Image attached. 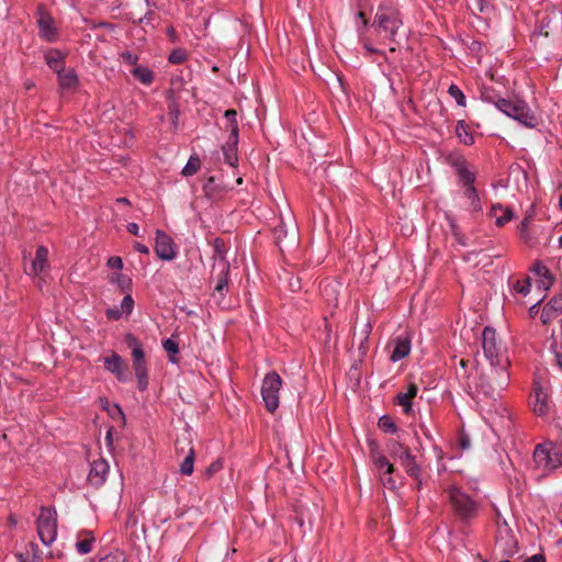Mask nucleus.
<instances>
[{"instance_id": "49530a36", "label": "nucleus", "mask_w": 562, "mask_h": 562, "mask_svg": "<svg viewBox=\"0 0 562 562\" xmlns=\"http://www.w3.org/2000/svg\"><path fill=\"white\" fill-rule=\"evenodd\" d=\"M223 469V461L222 459H217L213 461L204 471V476L206 479H211L215 473L221 471Z\"/></svg>"}, {"instance_id": "e2e57ef3", "label": "nucleus", "mask_w": 562, "mask_h": 562, "mask_svg": "<svg viewBox=\"0 0 562 562\" xmlns=\"http://www.w3.org/2000/svg\"><path fill=\"white\" fill-rule=\"evenodd\" d=\"M166 33L170 40L171 43H177L179 42V35L176 31V29L172 26V25H169L166 30Z\"/></svg>"}, {"instance_id": "c756f323", "label": "nucleus", "mask_w": 562, "mask_h": 562, "mask_svg": "<svg viewBox=\"0 0 562 562\" xmlns=\"http://www.w3.org/2000/svg\"><path fill=\"white\" fill-rule=\"evenodd\" d=\"M16 558L20 562H41L37 544L34 542L27 543L25 551L16 553Z\"/></svg>"}, {"instance_id": "69168bd1", "label": "nucleus", "mask_w": 562, "mask_h": 562, "mask_svg": "<svg viewBox=\"0 0 562 562\" xmlns=\"http://www.w3.org/2000/svg\"><path fill=\"white\" fill-rule=\"evenodd\" d=\"M451 227H452V233H453V236L456 237V240L460 245L465 246L464 236L458 232L457 225L456 224H451Z\"/></svg>"}, {"instance_id": "a19ab883", "label": "nucleus", "mask_w": 562, "mask_h": 562, "mask_svg": "<svg viewBox=\"0 0 562 562\" xmlns=\"http://www.w3.org/2000/svg\"><path fill=\"white\" fill-rule=\"evenodd\" d=\"M368 445H369V454H370L371 461L376 467L381 461H383L385 456H383L381 453L379 445L375 440H370L368 442Z\"/></svg>"}, {"instance_id": "bf43d9fd", "label": "nucleus", "mask_w": 562, "mask_h": 562, "mask_svg": "<svg viewBox=\"0 0 562 562\" xmlns=\"http://www.w3.org/2000/svg\"><path fill=\"white\" fill-rule=\"evenodd\" d=\"M122 59L128 65H136L138 56L126 50L121 54Z\"/></svg>"}, {"instance_id": "5fc2aeb1", "label": "nucleus", "mask_w": 562, "mask_h": 562, "mask_svg": "<svg viewBox=\"0 0 562 562\" xmlns=\"http://www.w3.org/2000/svg\"><path fill=\"white\" fill-rule=\"evenodd\" d=\"M469 7L474 13H482L487 7V2L485 0H471Z\"/></svg>"}, {"instance_id": "37998d69", "label": "nucleus", "mask_w": 562, "mask_h": 562, "mask_svg": "<svg viewBox=\"0 0 562 562\" xmlns=\"http://www.w3.org/2000/svg\"><path fill=\"white\" fill-rule=\"evenodd\" d=\"M481 98L485 102L493 103L496 108H497V104H498V100L503 99V98H501L495 92L494 89L488 88V87H482V89H481Z\"/></svg>"}, {"instance_id": "dca6fc26", "label": "nucleus", "mask_w": 562, "mask_h": 562, "mask_svg": "<svg viewBox=\"0 0 562 562\" xmlns=\"http://www.w3.org/2000/svg\"><path fill=\"white\" fill-rule=\"evenodd\" d=\"M104 368L115 374L116 379L121 382L127 381L128 376L125 373L126 366L124 363L123 358L113 353L111 357H106L104 359Z\"/></svg>"}, {"instance_id": "6ab92c4d", "label": "nucleus", "mask_w": 562, "mask_h": 562, "mask_svg": "<svg viewBox=\"0 0 562 562\" xmlns=\"http://www.w3.org/2000/svg\"><path fill=\"white\" fill-rule=\"evenodd\" d=\"M418 387L415 383H411L405 393H398L394 398V404L402 406L405 414L412 413V400L416 396Z\"/></svg>"}, {"instance_id": "cd10ccee", "label": "nucleus", "mask_w": 562, "mask_h": 562, "mask_svg": "<svg viewBox=\"0 0 562 562\" xmlns=\"http://www.w3.org/2000/svg\"><path fill=\"white\" fill-rule=\"evenodd\" d=\"M203 192L209 200H220L223 195L224 189L215 182L214 177H209L203 184Z\"/></svg>"}, {"instance_id": "423d86ee", "label": "nucleus", "mask_w": 562, "mask_h": 562, "mask_svg": "<svg viewBox=\"0 0 562 562\" xmlns=\"http://www.w3.org/2000/svg\"><path fill=\"white\" fill-rule=\"evenodd\" d=\"M533 460L539 469L550 473L560 468L562 451L552 441L540 443L533 451Z\"/></svg>"}, {"instance_id": "72a5a7b5", "label": "nucleus", "mask_w": 562, "mask_h": 562, "mask_svg": "<svg viewBox=\"0 0 562 562\" xmlns=\"http://www.w3.org/2000/svg\"><path fill=\"white\" fill-rule=\"evenodd\" d=\"M194 460H195V451H194L193 447L190 446L188 454L186 456L184 460L180 464V473L183 475H191L193 473Z\"/></svg>"}, {"instance_id": "f03ea898", "label": "nucleus", "mask_w": 562, "mask_h": 562, "mask_svg": "<svg viewBox=\"0 0 562 562\" xmlns=\"http://www.w3.org/2000/svg\"><path fill=\"white\" fill-rule=\"evenodd\" d=\"M372 27L379 36L392 44L398 45L407 38V30L402 13L393 3H381L378 7Z\"/></svg>"}, {"instance_id": "f3484780", "label": "nucleus", "mask_w": 562, "mask_h": 562, "mask_svg": "<svg viewBox=\"0 0 562 562\" xmlns=\"http://www.w3.org/2000/svg\"><path fill=\"white\" fill-rule=\"evenodd\" d=\"M530 405L532 406L533 413L538 416H546L549 413L548 396L539 384L533 389Z\"/></svg>"}, {"instance_id": "09e8293b", "label": "nucleus", "mask_w": 562, "mask_h": 562, "mask_svg": "<svg viewBox=\"0 0 562 562\" xmlns=\"http://www.w3.org/2000/svg\"><path fill=\"white\" fill-rule=\"evenodd\" d=\"M530 286H531L530 278H526L524 280V282L517 281L514 285V289L518 293H520L522 295H527L530 292Z\"/></svg>"}, {"instance_id": "8fccbe9b", "label": "nucleus", "mask_w": 562, "mask_h": 562, "mask_svg": "<svg viewBox=\"0 0 562 562\" xmlns=\"http://www.w3.org/2000/svg\"><path fill=\"white\" fill-rule=\"evenodd\" d=\"M134 308V300L131 294H126L121 303V310L125 314H131Z\"/></svg>"}, {"instance_id": "4be33fe9", "label": "nucleus", "mask_w": 562, "mask_h": 562, "mask_svg": "<svg viewBox=\"0 0 562 562\" xmlns=\"http://www.w3.org/2000/svg\"><path fill=\"white\" fill-rule=\"evenodd\" d=\"M66 56L58 49L50 48L45 53V61L47 66L56 74L64 70Z\"/></svg>"}, {"instance_id": "79ce46f5", "label": "nucleus", "mask_w": 562, "mask_h": 562, "mask_svg": "<svg viewBox=\"0 0 562 562\" xmlns=\"http://www.w3.org/2000/svg\"><path fill=\"white\" fill-rule=\"evenodd\" d=\"M407 450H409V447L398 441H391L389 443V452L395 460H398Z\"/></svg>"}, {"instance_id": "13d9d810", "label": "nucleus", "mask_w": 562, "mask_h": 562, "mask_svg": "<svg viewBox=\"0 0 562 562\" xmlns=\"http://www.w3.org/2000/svg\"><path fill=\"white\" fill-rule=\"evenodd\" d=\"M106 265L109 268H112V269L121 270L123 268V261H122L121 257H117V256L110 257L108 259Z\"/></svg>"}, {"instance_id": "aec40b11", "label": "nucleus", "mask_w": 562, "mask_h": 562, "mask_svg": "<svg viewBox=\"0 0 562 562\" xmlns=\"http://www.w3.org/2000/svg\"><path fill=\"white\" fill-rule=\"evenodd\" d=\"M532 271L541 278L539 281L540 289L548 291L553 285L555 278L541 261L535 262Z\"/></svg>"}, {"instance_id": "338daca9", "label": "nucleus", "mask_w": 562, "mask_h": 562, "mask_svg": "<svg viewBox=\"0 0 562 562\" xmlns=\"http://www.w3.org/2000/svg\"><path fill=\"white\" fill-rule=\"evenodd\" d=\"M525 562H547V559H546L544 554L537 553V554H533L532 557L527 558L525 560Z\"/></svg>"}, {"instance_id": "ddd939ff", "label": "nucleus", "mask_w": 562, "mask_h": 562, "mask_svg": "<svg viewBox=\"0 0 562 562\" xmlns=\"http://www.w3.org/2000/svg\"><path fill=\"white\" fill-rule=\"evenodd\" d=\"M109 464L103 458H99L91 463L88 474V482L94 487H100L106 480Z\"/></svg>"}, {"instance_id": "f257e3e1", "label": "nucleus", "mask_w": 562, "mask_h": 562, "mask_svg": "<svg viewBox=\"0 0 562 562\" xmlns=\"http://www.w3.org/2000/svg\"><path fill=\"white\" fill-rule=\"evenodd\" d=\"M482 348L485 357L491 362V368L479 378L475 385L477 392L484 395L494 396L495 393L504 390L509 382V372L507 367L509 360L506 358L504 362L499 358L498 346L496 341V331L491 327H485L482 333Z\"/></svg>"}, {"instance_id": "603ef678", "label": "nucleus", "mask_w": 562, "mask_h": 562, "mask_svg": "<svg viewBox=\"0 0 562 562\" xmlns=\"http://www.w3.org/2000/svg\"><path fill=\"white\" fill-rule=\"evenodd\" d=\"M168 110H169V116H170L171 123L173 125H177V121H178V117L180 114L178 103L176 101H171L168 105Z\"/></svg>"}, {"instance_id": "c03bdc74", "label": "nucleus", "mask_w": 562, "mask_h": 562, "mask_svg": "<svg viewBox=\"0 0 562 562\" xmlns=\"http://www.w3.org/2000/svg\"><path fill=\"white\" fill-rule=\"evenodd\" d=\"M94 541H95L94 537L91 533H89V538H86L83 540H79L76 543L77 551L80 554H87V553L91 552L92 544L94 543Z\"/></svg>"}, {"instance_id": "c85d7f7f", "label": "nucleus", "mask_w": 562, "mask_h": 562, "mask_svg": "<svg viewBox=\"0 0 562 562\" xmlns=\"http://www.w3.org/2000/svg\"><path fill=\"white\" fill-rule=\"evenodd\" d=\"M237 144L238 139L234 142V138H231L229 136L226 145L223 146L225 161L232 167H235L238 161Z\"/></svg>"}, {"instance_id": "9d476101", "label": "nucleus", "mask_w": 562, "mask_h": 562, "mask_svg": "<svg viewBox=\"0 0 562 562\" xmlns=\"http://www.w3.org/2000/svg\"><path fill=\"white\" fill-rule=\"evenodd\" d=\"M155 252L162 260H172L176 257V246L172 238L161 229L156 231Z\"/></svg>"}, {"instance_id": "412c9836", "label": "nucleus", "mask_w": 562, "mask_h": 562, "mask_svg": "<svg viewBox=\"0 0 562 562\" xmlns=\"http://www.w3.org/2000/svg\"><path fill=\"white\" fill-rule=\"evenodd\" d=\"M375 468L381 472L380 479L382 484L390 490H394L396 487V482L392 477V474L395 469L389 459L385 457Z\"/></svg>"}, {"instance_id": "f704fd0d", "label": "nucleus", "mask_w": 562, "mask_h": 562, "mask_svg": "<svg viewBox=\"0 0 562 562\" xmlns=\"http://www.w3.org/2000/svg\"><path fill=\"white\" fill-rule=\"evenodd\" d=\"M132 74L145 85H150L154 80V72L147 67L137 66L133 69Z\"/></svg>"}, {"instance_id": "052dcab7", "label": "nucleus", "mask_w": 562, "mask_h": 562, "mask_svg": "<svg viewBox=\"0 0 562 562\" xmlns=\"http://www.w3.org/2000/svg\"><path fill=\"white\" fill-rule=\"evenodd\" d=\"M122 310H117V308H108L105 311V315L106 317L110 319V321H117L122 317Z\"/></svg>"}, {"instance_id": "4468645a", "label": "nucleus", "mask_w": 562, "mask_h": 562, "mask_svg": "<svg viewBox=\"0 0 562 562\" xmlns=\"http://www.w3.org/2000/svg\"><path fill=\"white\" fill-rule=\"evenodd\" d=\"M397 461L405 469L408 476L416 482V490L422 488L420 467L416 462L415 456L412 454L411 449L407 450Z\"/></svg>"}, {"instance_id": "bb28decb", "label": "nucleus", "mask_w": 562, "mask_h": 562, "mask_svg": "<svg viewBox=\"0 0 562 562\" xmlns=\"http://www.w3.org/2000/svg\"><path fill=\"white\" fill-rule=\"evenodd\" d=\"M59 88L63 90L74 89L78 86V76L75 69H69L66 72L64 70L57 72Z\"/></svg>"}, {"instance_id": "c9c22d12", "label": "nucleus", "mask_w": 562, "mask_h": 562, "mask_svg": "<svg viewBox=\"0 0 562 562\" xmlns=\"http://www.w3.org/2000/svg\"><path fill=\"white\" fill-rule=\"evenodd\" d=\"M111 282H115L123 293H128L132 289V279L122 273L113 274Z\"/></svg>"}, {"instance_id": "ea45409f", "label": "nucleus", "mask_w": 562, "mask_h": 562, "mask_svg": "<svg viewBox=\"0 0 562 562\" xmlns=\"http://www.w3.org/2000/svg\"><path fill=\"white\" fill-rule=\"evenodd\" d=\"M188 59V53L184 48H175L168 56V61L173 65H181Z\"/></svg>"}, {"instance_id": "473e14b6", "label": "nucleus", "mask_w": 562, "mask_h": 562, "mask_svg": "<svg viewBox=\"0 0 562 562\" xmlns=\"http://www.w3.org/2000/svg\"><path fill=\"white\" fill-rule=\"evenodd\" d=\"M213 248H214V254H213V259H214V262H228L226 260V245H225V241L223 238H220V237H216L213 241Z\"/></svg>"}, {"instance_id": "6e6d98bb", "label": "nucleus", "mask_w": 562, "mask_h": 562, "mask_svg": "<svg viewBox=\"0 0 562 562\" xmlns=\"http://www.w3.org/2000/svg\"><path fill=\"white\" fill-rule=\"evenodd\" d=\"M459 446L462 450H467L470 448L471 446V441H470V437L469 435L464 431V429H461L460 431V435H459Z\"/></svg>"}, {"instance_id": "a18cd8bd", "label": "nucleus", "mask_w": 562, "mask_h": 562, "mask_svg": "<svg viewBox=\"0 0 562 562\" xmlns=\"http://www.w3.org/2000/svg\"><path fill=\"white\" fill-rule=\"evenodd\" d=\"M448 93L456 100L458 105L465 106V95L458 86L451 85L448 89Z\"/></svg>"}, {"instance_id": "0e129e2a", "label": "nucleus", "mask_w": 562, "mask_h": 562, "mask_svg": "<svg viewBox=\"0 0 562 562\" xmlns=\"http://www.w3.org/2000/svg\"><path fill=\"white\" fill-rule=\"evenodd\" d=\"M464 195L471 201L479 195L476 188L473 186L464 187Z\"/></svg>"}, {"instance_id": "393cba45", "label": "nucleus", "mask_w": 562, "mask_h": 562, "mask_svg": "<svg viewBox=\"0 0 562 562\" xmlns=\"http://www.w3.org/2000/svg\"><path fill=\"white\" fill-rule=\"evenodd\" d=\"M529 225H530V215H525L520 224L518 225V233L519 237L522 240L524 244H526L528 247H535L538 244V240L531 236L529 232Z\"/></svg>"}, {"instance_id": "680f3d73", "label": "nucleus", "mask_w": 562, "mask_h": 562, "mask_svg": "<svg viewBox=\"0 0 562 562\" xmlns=\"http://www.w3.org/2000/svg\"><path fill=\"white\" fill-rule=\"evenodd\" d=\"M459 363H460V367H461V372L459 370H457L458 376H461L462 379H468L469 375H468V372H467V368L469 366V360L461 359Z\"/></svg>"}, {"instance_id": "de8ad7c7", "label": "nucleus", "mask_w": 562, "mask_h": 562, "mask_svg": "<svg viewBox=\"0 0 562 562\" xmlns=\"http://www.w3.org/2000/svg\"><path fill=\"white\" fill-rule=\"evenodd\" d=\"M550 350L554 353L555 364L562 371V346L559 347L557 340H553Z\"/></svg>"}, {"instance_id": "7ed1b4c3", "label": "nucleus", "mask_w": 562, "mask_h": 562, "mask_svg": "<svg viewBox=\"0 0 562 562\" xmlns=\"http://www.w3.org/2000/svg\"><path fill=\"white\" fill-rule=\"evenodd\" d=\"M446 492L454 515L462 524L469 525L476 518L479 504L471 496L457 486H450Z\"/></svg>"}, {"instance_id": "2f4dec72", "label": "nucleus", "mask_w": 562, "mask_h": 562, "mask_svg": "<svg viewBox=\"0 0 562 562\" xmlns=\"http://www.w3.org/2000/svg\"><path fill=\"white\" fill-rule=\"evenodd\" d=\"M225 119L227 120V128L231 131V138H234V142L238 139V123H237V112L234 109L226 110L224 113Z\"/></svg>"}, {"instance_id": "774afa93", "label": "nucleus", "mask_w": 562, "mask_h": 562, "mask_svg": "<svg viewBox=\"0 0 562 562\" xmlns=\"http://www.w3.org/2000/svg\"><path fill=\"white\" fill-rule=\"evenodd\" d=\"M134 248H135L138 252H140V254H146V255H147V254L149 252L148 247H147L146 245H144V244H140V243H135V244H134Z\"/></svg>"}, {"instance_id": "39448f33", "label": "nucleus", "mask_w": 562, "mask_h": 562, "mask_svg": "<svg viewBox=\"0 0 562 562\" xmlns=\"http://www.w3.org/2000/svg\"><path fill=\"white\" fill-rule=\"evenodd\" d=\"M497 109L527 127H535L537 125V117L521 99L498 100Z\"/></svg>"}, {"instance_id": "1a4fd4ad", "label": "nucleus", "mask_w": 562, "mask_h": 562, "mask_svg": "<svg viewBox=\"0 0 562 562\" xmlns=\"http://www.w3.org/2000/svg\"><path fill=\"white\" fill-rule=\"evenodd\" d=\"M281 386L282 379L276 371L266 374L262 381L261 396L267 411L270 413H274L279 407V391Z\"/></svg>"}, {"instance_id": "b1692460", "label": "nucleus", "mask_w": 562, "mask_h": 562, "mask_svg": "<svg viewBox=\"0 0 562 562\" xmlns=\"http://www.w3.org/2000/svg\"><path fill=\"white\" fill-rule=\"evenodd\" d=\"M411 351V339L408 337H398L395 340V347L391 353V361L397 362L408 356Z\"/></svg>"}, {"instance_id": "9b49d317", "label": "nucleus", "mask_w": 562, "mask_h": 562, "mask_svg": "<svg viewBox=\"0 0 562 562\" xmlns=\"http://www.w3.org/2000/svg\"><path fill=\"white\" fill-rule=\"evenodd\" d=\"M562 25V13L559 10H552L546 13L539 21L538 32L533 36H549L550 33L558 31Z\"/></svg>"}, {"instance_id": "5701e85b", "label": "nucleus", "mask_w": 562, "mask_h": 562, "mask_svg": "<svg viewBox=\"0 0 562 562\" xmlns=\"http://www.w3.org/2000/svg\"><path fill=\"white\" fill-rule=\"evenodd\" d=\"M48 267V249L45 246H38L35 259L31 266V273L38 274Z\"/></svg>"}, {"instance_id": "20e7f679", "label": "nucleus", "mask_w": 562, "mask_h": 562, "mask_svg": "<svg viewBox=\"0 0 562 562\" xmlns=\"http://www.w3.org/2000/svg\"><path fill=\"white\" fill-rule=\"evenodd\" d=\"M125 344L132 349L133 369L137 380V387L140 392H144L148 387V371L145 360V351L140 340L131 333L125 335Z\"/></svg>"}, {"instance_id": "864d4df0", "label": "nucleus", "mask_w": 562, "mask_h": 562, "mask_svg": "<svg viewBox=\"0 0 562 562\" xmlns=\"http://www.w3.org/2000/svg\"><path fill=\"white\" fill-rule=\"evenodd\" d=\"M547 305L557 314L562 312V294L553 296Z\"/></svg>"}, {"instance_id": "7c9ffc66", "label": "nucleus", "mask_w": 562, "mask_h": 562, "mask_svg": "<svg viewBox=\"0 0 562 562\" xmlns=\"http://www.w3.org/2000/svg\"><path fill=\"white\" fill-rule=\"evenodd\" d=\"M456 134L461 143L464 145H472L474 143L473 134L470 132L469 125L464 121L460 120L456 126Z\"/></svg>"}, {"instance_id": "2eb2a0df", "label": "nucleus", "mask_w": 562, "mask_h": 562, "mask_svg": "<svg viewBox=\"0 0 562 562\" xmlns=\"http://www.w3.org/2000/svg\"><path fill=\"white\" fill-rule=\"evenodd\" d=\"M40 18L37 25L40 30V36L46 42H54L56 40L57 31L54 25L53 18L43 11V7H38Z\"/></svg>"}, {"instance_id": "0eeeda50", "label": "nucleus", "mask_w": 562, "mask_h": 562, "mask_svg": "<svg viewBox=\"0 0 562 562\" xmlns=\"http://www.w3.org/2000/svg\"><path fill=\"white\" fill-rule=\"evenodd\" d=\"M273 236L276 245L280 251L290 249L296 246L299 240V232L296 223L291 214L286 217L281 216L280 223L273 228Z\"/></svg>"}, {"instance_id": "e433bc0d", "label": "nucleus", "mask_w": 562, "mask_h": 562, "mask_svg": "<svg viewBox=\"0 0 562 562\" xmlns=\"http://www.w3.org/2000/svg\"><path fill=\"white\" fill-rule=\"evenodd\" d=\"M200 168H201V160H200L199 156L192 155L189 158L184 168L182 169L181 173L186 177L193 176L194 173H196L199 171Z\"/></svg>"}, {"instance_id": "58836bf2", "label": "nucleus", "mask_w": 562, "mask_h": 562, "mask_svg": "<svg viewBox=\"0 0 562 562\" xmlns=\"http://www.w3.org/2000/svg\"><path fill=\"white\" fill-rule=\"evenodd\" d=\"M378 426L381 430L389 434H395L397 426L389 415H383L379 418Z\"/></svg>"}, {"instance_id": "4c0bfd02", "label": "nucleus", "mask_w": 562, "mask_h": 562, "mask_svg": "<svg viewBox=\"0 0 562 562\" xmlns=\"http://www.w3.org/2000/svg\"><path fill=\"white\" fill-rule=\"evenodd\" d=\"M164 349L168 353V358L171 362L178 363L176 355L179 352V345L173 338H168L162 342Z\"/></svg>"}, {"instance_id": "3c124183", "label": "nucleus", "mask_w": 562, "mask_h": 562, "mask_svg": "<svg viewBox=\"0 0 562 562\" xmlns=\"http://www.w3.org/2000/svg\"><path fill=\"white\" fill-rule=\"evenodd\" d=\"M557 313L553 312L547 304L544 305L542 313H541V322L547 325L552 322L553 318L557 317Z\"/></svg>"}, {"instance_id": "6e6552de", "label": "nucleus", "mask_w": 562, "mask_h": 562, "mask_svg": "<svg viewBox=\"0 0 562 562\" xmlns=\"http://www.w3.org/2000/svg\"><path fill=\"white\" fill-rule=\"evenodd\" d=\"M36 530L41 541L48 546L57 536V513L53 507H42L36 520Z\"/></svg>"}, {"instance_id": "a211bd4d", "label": "nucleus", "mask_w": 562, "mask_h": 562, "mask_svg": "<svg viewBox=\"0 0 562 562\" xmlns=\"http://www.w3.org/2000/svg\"><path fill=\"white\" fill-rule=\"evenodd\" d=\"M452 166L456 169V173L458 175L460 182L464 187L474 184L475 173L469 170L467 160L464 158H457L454 161H452Z\"/></svg>"}, {"instance_id": "4d7b16f0", "label": "nucleus", "mask_w": 562, "mask_h": 562, "mask_svg": "<svg viewBox=\"0 0 562 562\" xmlns=\"http://www.w3.org/2000/svg\"><path fill=\"white\" fill-rule=\"evenodd\" d=\"M125 559L122 553H110L100 559L99 562H124Z\"/></svg>"}, {"instance_id": "f8f14e48", "label": "nucleus", "mask_w": 562, "mask_h": 562, "mask_svg": "<svg viewBox=\"0 0 562 562\" xmlns=\"http://www.w3.org/2000/svg\"><path fill=\"white\" fill-rule=\"evenodd\" d=\"M229 262H213L211 279L215 280L214 291L222 293L228 286Z\"/></svg>"}, {"instance_id": "a878e982", "label": "nucleus", "mask_w": 562, "mask_h": 562, "mask_svg": "<svg viewBox=\"0 0 562 562\" xmlns=\"http://www.w3.org/2000/svg\"><path fill=\"white\" fill-rule=\"evenodd\" d=\"M497 211H502L503 215L497 216L495 221V225L497 227H503L506 223L512 221L515 217V214L510 207H504L502 204H495L491 207L488 215L496 216Z\"/></svg>"}]
</instances>
